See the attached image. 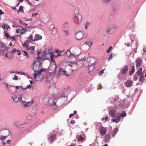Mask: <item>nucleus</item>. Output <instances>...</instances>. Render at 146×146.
<instances>
[{
	"label": "nucleus",
	"instance_id": "69168bd1",
	"mask_svg": "<svg viewBox=\"0 0 146 146\" xmlns=\"http://www.w3.org/2000/svg\"><path fill=\"white\" fill-rule=\"evenodd\" d=\"M5 57H7V58L8 57V55L7 54V53L5 54Z\"/></svg>",
	"mask_w": 146,
	"mask_h": 146
},
{
	"label": "nucleus",
	"instance_id": "a19ab883",
	"mask_svg": "<svg viewBox=\"0 0 146 146\" xmlns=\"http://www.w3.org/2000/svg\"><path fill=\"white\" fill-rule=\"evenodd\" d=\"M103 2L106 3H108L111 0H102Z\"/></svg>",
	"mask_w": 146,
	"mask_h": 146
},
{
	"label": "nucleus",
	"instance_id": "aec40b11",
	"mask_svg": "<svg viewBox=\"0 0 146 146\" xmlns=\"http://www.w3.org/2000/svg\"><path fill=\"white\" fill-rule=\"evenodd\" d=\"M110 135L108 134L106 135L104 138V141L106 143L109 142L110 141Z\"/></svg>",
	"mask_w": 146,
	"mask_h": 146
},
{
	"label": "nucleus",
	"instance_id": "393cba45",
	"mask_svg": "<svg viewBox=\"0 0 146 146\" xmlns=\"http://www.w3.org/2000/svg\"><path fill=\"white\" fill-rule=\"evenodd\" d=\"M118 129L117 128H115L114 129L112 134V136L113 137H114L115 136L117 132L118 131Z\"/></svg>",
	"mask_w": 146,
	"mask_h": 146
},
{
	"label": "nucleus",
	"instance_id": "bf43d9fd",
	"mask_svg": "<svg viewBox=\"0 0 146 146\" xmlns=\"http://www.w3.org/2000/svg\"><path fill=\"white\" fill-rule=\"evenodd\" d=\"M15 88H16V89L18 90L19 89V86H16L15 87Z\"/></svg>",
	"mask_w": 146,
	"mask_h": 146
},
{
	"label": "nucleus",
	"instance_id": "603ef678",
	"mask_svg": "<svg viewBox=\"0 0 146 146\" xmlns=\"http://www.w3.org/2000/svg\"><path fill=\"white\" fill-rule=\"evenodd\" d=\"M19 23L20 24H23V23L21 20H19Z\"/></svg>",
	"mask_w": 146,
	"mask_h": 146
},
{
	"label": "nucleus",
	"instance_id": "a878e982",
	"mask_svg": "<svg viewBox=\"0 0 146 146\" xmlns=\"http://www.w3.org/2000/svg\"><path fill=\"white\" fill-rule=\"evenodd\" d=\"M45 69H41L40 70H39L37 74V76L40 75L41 72L44 71Z\"/></svg>",
	"mask_w": 146,
	"mask_h": 146
},
{
	"label": "nucleus",
	"instance_id": "f8f14e48",
	"mask_svg": "<svg viewBox=\"0 0 146 146\" xmlns=\"http://www.w3.org/2000/svg\"><path fill=\"white\" fill-rule=\"evenodd\" d=\"M66 55L67 56H69L70 58H71V56H72L73 58H75V56L72 53H71L70 51L68 50L66 52Z\"/></svg>",
	"mask_w": 146,
	"mask_h": 146
},
{
	"label": "nucleus",
	"instance_id": "0eeeda50",
	"mask_svg": "<svg viewBox=\"0 0 146 146\" xmlns=\"http://www.w3.org/2000/svg\"><path fill=\"white\" fill-rule=\"evenodd\" d=\"M94 65H91L88 64V68L89 71H88V72L90 73V74L91 75H93L94 74Z\"/></svg>",
	"mask_w": 146,
	"mask_h": 146
},
{
	"label": "nucleus",
	"instance_id": "f03ea898",
	"mask_svg": "<svg viewBox=\"0 0 146 146\" xmlns=\"http://www.w3.org/2000/svg\"><path fill=\"white\" fill-rule=\"evenodd\" d=\"M74 21L76 24H78L82 20V16L78 13L74 14Z\"/></svg>",
	"mask_w": 146,
	"mask_h": 146
},
{
	"label": "nucleus",
	"instance_id": "09e8293b",
	"mask_svg": "<svg viewBox=\"0 0 146 146\" xmlns=\"http://www.w3.org/2000/svg\"><path fill=\"white\" fill-rule=\"evenodd\" d=\"M12 98L13 99V100L14 101H15V102H17V98H16L15 99H14L13 97H12Z\"/></svg>",
	"mask_w": 146,
	"mask_h": 146
},
{
	"label": "nucleus",
	"instance_id": "49530a36",
	"mask_svg": "<svg viewBox=\"0 0 146 146\" xmlns=\"http://www.w3.org/2000/svg\"><path fill=\"white\" fill-rule=\"evenodd\" d=\"M29 38L30 40H32L33 39V38L32 36V35H30L29 36Z\"/></svg>",
	"mask_w": 146,
	"mask_h": 146
},
{
	"label": "nucleus",
	"instance_id": "f3484780",
	"mask_svg": "<svg viewBox=\"0 0 146 146\" xmlns=\"http://www.w3.org/2000/svg\"><path fill=\"white\" fill-rule=\"evenodd\" d=\"M11 53H15L16 52L17 53L18 55H20L21 54V52L19 50H17L16 48H14L11 51Z\"/></svg>",
	"mask_w": 146,
	"mask_h": 146
},
{
	"label": "nucleus",
	"instance_id": "864d4df0",
	"mask_svg": "<svg viewBox=\"0 0 146 146\" xmlns=\"http://www.w3.org/2000/svg\"><path fill=\"white\" fill-rule=\"evenodd\" d=\"M4 13V12L2 11L0 9V15H1Z\"/></svg>",
	"mask_w": 146,
	"mask_h": 146
},
{
	"label": "nucleus",
	"instance_id": "338daca9",
	"mask_svg": "<svg viewBox=\"0 0 146 146\" xmlns=\"http://www.w3.org/2000/svg\"><path fill=\"white\" fill-rule=\"evenodd\" d=\"M62 68H60L59 70V72H60L62 71Z\"/></svg>",
	"mask_w": 146,
	"mask_h": 146
},
{
	"label": "nucleus",
	"instance_id": "7c9ffc66",
	"mask_svg": "<svg viewBox=\"0 0 146 146\" xmlns=\"http://www.w3.org/2000/svg\"><path fill=\"white\" fill-rule=\"evenodd\" d=\"M4 33H5V36L7 38H9V34L6 33V31H4Z\"/></svg>",
	"mask_w": 146,
	"mask_h": 146
},
{
	"label": "nucleus",
	"instance_id": "1a4fd4ad",
	"mask_svg": "<svg viewBox=\"0 0 146 146\" xmlns=\"http://www.w3.org/2000/svg\"><path fill=\"white\" fill-rule=\"evenodd\" d=\"M128 68L127 65H125L121 70V73L123 74H125L127 72Z\"/></svg>",
	"mask_w": 146,
	"mask_h": 146
},
{
	"label": "nucleus",
	"instance_id": "2eb2a0df",
	"mask_svg": "<svg viewBox=\"0 0 146 146\" xmlns=\"http://www.w3.org/2000/svg\"><path fill=\"white\" fill-rule=\"evenodd\" d=\"M116 115H119V118L120 119L121 117H125L126 116V114L125 111H123L122 113H118L116 114Z\"/></svg>",
	"mask_w": 146,
	"mask_h": 146
},
{
	"label": "nucleus",
	"instance_id": "412c9836",
	"mask_svg": "<svg viewBox=\"0 0 146 146\" xmlns=\"http://www.w3.org/2000/svg\"><path fill=\"white\" fill-rule=\"evenodd\" d=\"M33 103V102H26V103L24 104V106L26 107H29L31 106L32 104Z\"/></svg>",
	"mask_w": 146,
	"mask_h": 146
},
{
	"label": "nucleus",
	"instance_id": "9b49d317",
	"mask_svg": "<svg viewBox=\"0 0 146 146\" xmlns=\"http://www.w3.org/2000/svg\"><path fill=\"white\" fill-rule=\"evenodd\" d=\"M142 62V59L140 58H138L136 60V65L137 67H139Z\"/></svg>",
	"mask_w": 146,
	"mask_h": 146
},
{
	"label": "nucleus",
	"instance_id": "2f4dec72",
	"mask_svg": "<svg viewBox=\"0 0 146 146\" xmlns=\"http://www.w3.org/2000/svg\"><path fill=\"white\" fill-rule=\"evenodd\" d=\"M42 58L41 57L38 56L36 59H35V60H36L37 61L39 62L40 61L42 60Z\"/></svg>",
	"mask_w": 146,
	"mask_h": 146
},
{
	"label": "nucleus",
	"instance_id": "c85d7f7f",
	"mask_svg": "<svg viewBox=\"0 0 146 146\" xmlns=\"http://www.w3.org/2000/svg\"><path fill=\"white\" fill-rule=\"evenodd\" d=\"M35 48V46H33L30 47V50H31V53H33L34 51Z\"/></svg>",
	"mask_w": 146,
	"mask_h": 146
},
{
	"label": "nucleus",
	"instance_id": "a211bd4d",
	"mask_svg": "<svg viewBox=\"0 0 146 146\" xmlns=\"http://www.w3.org/2000/svg\"><path fill=\"white\" fill-rule=\"evenodd\" d=\"M42 38V36L40 35L39 34H36L35 35L34 38V40H40Z\"/></svg>",
	"mask_w": 146,
	"mask_h": 146
},
{
	"label": "nucleus",
	"instance_id": "473e14b6",
	"mask_svg": "<svg viewBox=\"0 0 146 146\" xmlns=\"http://www.w3.org/2000/svg\"><path fill=\"white\" fill-rule=\"evenodd\" d=\"M54 56V54H53L52 53L50 55V59L52 61H53Z\"/></svg>",
	"mask_w": 146,
	"mask_h": 146
},
{
	"label": "nucleus",
	"instance_id": "58836bf2",
	"mask_svg": "<svg viewBox=\"0 0 146 146\" xmlns=\"http://www.w3.org/2000/svg\"><path fill=\"white\" fill-rule=\"evenodd\" d=\"M7 136L8 135L5 136H1L0 137V139L1 140H3L4 138H6Z\"/></svg>",
	"mask_w": 146,
	"mask_h": 146
},
{
	"label": "nucleus",
	"instance_id": "6e6552de",
	"mask_svg": "<svg viewBox=\"0 0 146 146\" xmlns=\"http://www.w3.org/2000/svg\"><path fill=\"white\" fill-rule=\"evenodd\" d=\"M83 36V33L81 32H78L76 33L75 35L77 40H80L82 38Z\"/></svg>",
	"mask_w": 146,
	"mask_h": 146
},
{
	"label": "nucleus",
	"instance_id": "13d9d810",
	"mask_svg": "<svg viewBox=\"0 0 146 146\" xmlns=\"http://www.w3.org/2000/svg\"><path fill=\"white\" fill-rule=\"evenodd\" d=\"M7 142L8 144H9L11 142V141L9 140L7 141Z\"/></svg>",
	"mask_w": 146,
	"mask_h": 146
},
{
	"label": "nucleus",
	"instance_id": "7ed1b4c3",
	"mask_svg": "<svg viewBox=\"0 0 146 146\" xmlns=\"http://www.w3.org/2000/svg\"><path fill=\"white\" fill-rule=\"evenodd\" d=\"M97 63V60L94 57H90L88 60V64L90 65H93L95 66Z\"/></svg>",
	"mask_w": 146,
	"mask_h": 146
},
{
	"label": "nucleus",
	"instance_id": "0e129e2a",
	"mask_svg": "<svg viewBox=\"0 0 146 146\" xmlns=\"http://www.w3.org/2000/svg\"><path fill=\"white\" fill-rule=\"evenodd\" d=\"M9 45L10 46H11L12 45V43L11 42H10V43L9 44Z\"/></svg>",
	"mask_w": 146,
	"mask_h": 146
},
{
	"label": "nucleus",
	"instance_id": "4c0bfd02",
	"mask_svg": "<svg viewBox=\"0 0 146 146\" xmlns=\"http://www.w3.org/2000/svg\"><path fill=\"white\" fill-rule=\"evenodd\" d=\"M63 31L65 33V34L66 35H68L69 32L67 30H63Z\"/></svg>",
	"mask_w": 146,
	"mask_h": 146
},
{
	"label": "nucleus",
	"instance_id": "f257e3e1",
	"mask_svg": "<svg viewBox=\"0 0 146 146\" xmlns=\"http://www.w3.org/2000/svg\"><path fill=\"white\" fill-rule=\"evenodd\" d=\"M42 63L40 62L34 60L33 64V69L35 72V73L33 74L34 78L35 79L37 77V74L38 71L40 69V66Z\"/></svg>",
	"mask_w": 146,
	"mask_h": 146
},
{
	"label": "nucleus",
	"instance_id": "5701e85b",
	"mask_svg": "<svg viewBox=\"0 0 146 146\" xmlns=\"http://www.w3.org/2000/svg\"><path fill=\"white\" fill-rule=\"evenodd\" d=\"M62 27L64 29H67L68 27V22H66L62 25Z\"/></svg>",
	"mask_w": 146,
	"mask_h": 146
},
{
	"label": "nucleus",
	"instance_id": "cd10ccee",
	"mask_svg": "<svg viewBox=\"0 0 146 146\" xmlns=\"http://www.w3.org/2000/svg\"><path fill=\"white\" fill-rule=\"evenodd\" d=\"M23 12V7L21 6L19 7V9L17 13H19V12Z\"/></svg>",
	"mask_w": 146,
	"mask_h": 146
},
{
	"label": "nucleus",
	"instance_id": "3c124183",
	"mask_svg": "<svg viewBox=\"0 0 146 146\" xmlns=\"http://www.w3.org/2000/svg\"><path fill=\"white\" fill-rule=\"evenodd\" d=\"M10 39L12 38L13 40H15V39L14 36H11L9 38Z\"/></svg>",
	"mask_w": 146,
	"mask_h": 146
},
{
	"label": "nucleus",
	"instance_id": "ddd939ff",
	"mask_svg": "<svg viewBox=\"0 0 146 146\" xmlns=\"http://www.w3.org/2000/svg\"><path fill=\"white\" fill-rule=\"evenodd\" d=\"M115 111L114 110H111L109 112L110 115L112 117H116Z\"/></svg>",
	"mask_w": 146,
	"mask_h": 146
},
{
	"label": "nucleus",
	"instance_id": "bb28decb",
	"mask_svg": "<svg viewBox=\"0 0 146 146\" xmlns=\"http://www.w3.org/2000/svg\"><path fill=\"white\" fill-rule=\"evenodd\" d=\"M135 69H134V66H132V69L129 72V73L131 75H132V74L134 72H135Z\"/></svg>",
	"mask_w": 146,
	"mask_h": 146
},
{
	"label": "nucleus",
	"instance_id": "680f3d73",
	"mask_svg": "<svg viewBox=\"0 0 146 146\" xmlns=\"http://www.w3.org/2000/svg\"><path fill=\"white\" fill-rule=\"evenodd\" d=\"M23 25L24 26H27L28 25V24H27V23H23Z\"/></svg>",
	"mask_w": 146,
	"mask_h": 146
},
{
	"label": "nucleus",
	"instance_id": "de8ad7c7",
	"mask_svg": "<svg viewBox=\"0 0 146 146\" xmlns=\"http://www.w3.org/2000/svg\"><path fill=\"white\" fill-rule=\"evenodd\" d=\"M75 121H74V120L73 119L70 122V123L72 124H74L75 123Z\"/></svg>",
	"mask_w": 146,
	"mask_h": 146
},
{
	"label": "nucleus",
	"instance_id": "4d7b16f0",
	"mask_svg": "<svg viewBox=\"0 0 146 146\" xmlns=\"http://www.w3.org/2000/svg\"><path fill=\"white\" fill-rule=\"evenodd\" d=\"M62 72L63 73V74H65L66 71L64 70H63L62 71Z\"/></svg>",
	"mask_w": 146,
	"mask_h": 146
},
{
	"label": "nucleus",
	"instance_id": "8fccbe9b",
	"mask_svg": "<svg viewBox=\"0 0 146 146\" xmlns=\"http://www.w3.org/2000/svg\"><path fill=\"white\" fill-rule=\"evenodd\" d=\"M32 86V85H29L27 86V88L28 89H30L31 88Z\"/></svg>",
	"mask_w": 146,
	"mask_h": 146
},
{
	"label": "nucleus",
	"instance_id": "b1692460",
	"mask_svg": "<svg viewBox=\"0 0 146 146\" xmlns=\"http://www.w3.org/2000/svg\"><path fill=\"white\" fill-rule=\"evenodd\" d=\"M76 138L78 139V141H82L84 139V138L82 137L81 135H79L77 136Z\"/></svg>",
	"mask_w": 146,
	"mask_h": 146
},
{
	"label": "nucleus",
	"instance_id": "39448f33",
	"mask_svg": "<svg viewBox=\"0 0 146 146\" xmlns=\"http://www.w3.org/2000/svg\"><path fill=\"white\" fill-rule=\"evenodd\" d=\"M116 27L113 25L110 26L108 27L107 29V33H112L115 31Z\"/></svg>",
	"mask_w": 146,
	"mask_h": 146
},
{
	"label": "nucleus",
	"instance_id": "e433bc0d",
	"mask_svg": "<svg viewBox=\"0 0 146 146\" xmlns=\"http://www.w3.org/2000/svg\"><path fill=\"white\" fill-rule=\"evenodd\" d=\"M18 79V77L17 76V75H15V77H13V80H17Z\"/></svg>",
	"mask_w": 146,
	"mask_h": 146
},
{
	"label": "nucleus",
	"instance_id": "4468645a",
	"mask_svg": "<svg viewBox=\"0 0 146 146\" xmlns=\"http://www.w3.org/2000/svg\"><path fill=\"white\" fill-rule=\"evenodd\" d=\"M116 119H111V122H115L116 123H118L119 121L120 120V118H119V115H118V116L116 115Z\"/></svg>",
	"mask_w": 146,
	"mask_h": 146
},
{
	"label": "nucleus",
	"instance_id": "9d476101",
	"mask_svg": "<svg viewBox=\"0 0 146 146\" xmlns=\"http://www.w3.org/2000/svg\"><path fill=\"white\" fill-rule=\"evenodd\" d=\"M133 82L131 80H127L125 83V85L127 87H128L131 86Z\"/></svg>",
	"mask_w": 146,
	"mask_h": 146
},
{
	"label": "nucleus",
	"instance_id": "79ce46f5",
	"mask_svg": "<svg viewBox=\"0 0 146 146\" xmlns=\"http://www.w3.org/2000/svg\"><path fill=\"white\" fill-rule=\"evenodd\" d=\"M18 100L20 102H22V97H20L18 98Z\"/></svg>",
	"mask_w": 146,
	"mask_h": 146
},
{
	"label": "nucleus",
	"instance_id": "774afa93",
	"mask_svg": "<svg viewBox=\"0 0 146 146\" xmlns=\"http://www.w3.org/2000/svg\"><path fill=\"white\" fill-rule=\"evenodd\" d=\"M70 146H76V145L75 144H73L71 145Z\"/></svg>",
	"mask_w": 146,
	"mask_h": 146
},
{
	"label": "nucleus",
	"instance_id": "e2e57ef3",
	"mask_svg": "<svg viewBox=\"0 0 146 146\" xmlns=\"http://www.w3.org/2000/svg\"><path fill=\"white\" fill-rule=\"evenodd\" d=\"M137 49V48H134L133 49V50L135 51V53H137V51H136Z\"/></svg>",
	"mask_w": 146,
	"mask_h": 146
},
{
	"label": "nucleus",
	"instance_id": "dca6fc26",
	"mask_svg": "<svg viewBox=\"0 0 146 146\" xmlns=\"http://www.w3.org/2000/svg\"><path fill=\"white\" fill-rule=\"evenodd\" d=\"M2 28L4 30V31H7L8 29L10 28V26L8 24L4 23L2 26Z\"/></svg>",
	"mask_w": 146,
	"mask_h": 146
},
{
	"label": "nucleus",
	"instance_id": "4be33fe9",
	"mask_svg": "<svg viewBox=\"0 0 146 146\" xmlns=\"http://www.w3.org/2000/svg\"><path fill=\"white\" fill-rule=\"evenodd\" d=\"M142 68H140L138 70L137 73L138 76H141L142 74Z\"/></svg>",
	"mask_w": 146,
	"mask_h": 146
},
{
	"label": "nucleus",
	"instance_id": "6e6d98bb",
	"mask_svg": "<svg viewBox=\"0 0 146 146\" xmlns=\"http://www.w3.org/2000/svg\"><path fill=\"white\" fill-rule=\"evenodd\" d=\"M20 31L19 29H17L16 30V32L17 33H19V31Z\"/></svg>",
	"mask_w": 146,
	"mask_h": 146
},
{
	"label": "nucleus",
	"instance_id": "ea45409f",
	"mask_svg": "<svg viewBox=\"0 0 146 146\" xmlns=\"http://www.w3.org/2000/svg\"><path fill=\"white\" fill-rule=\"evenodd\" d=\"M23 52L25 53L24 56H27V58H28V55L27 52H26V51H23Z\"/></svg>",
	"mask_w": 146,
	"mask_h": 146
},
{
	"label": "nucleus",
	"instance_id": "052dcab7",
	"mask_svg": "<svg viewBox=\"0 0 146 146\" xmlns=\"http://www.w3.org/2000/svg\"><path fill=\"white\" fill-rule=\"evenodd\" d=\"M76 113H77V111H74V112L73 114H74V115L76 114Z\"/></svg>",
	"mask_w": 146,
	"mask_h": 146
},
{
	"label": "nucleus",
	"instance_id": "423d86ee",
	"mask_svg": "<svg viewBox=\"0 0 146 146\" xmlns=\"http://www.w3.org/2000/svg\"><path fill=\"white\" fill-rule=\"evenodd\" d=\"M99 131L100 132V134L101 136L104 135L107 132L106 129L102 126L100 127H99Z\"/></svg>",
	"mask_w": 146,
	"mask_h": 146
},
{
	"label": "nucleus",
	"instance_id": "6ab92c4d",
	"mask_svg": "<svg viewBox=\"0 0 146 146\" xmlns=\"http://www.w3.org/2000/svg\"><path fill=\"white\" fill-rule=\"evenodd\" d=\"M56 137V135L55 134L51 135L48 138V140L51 141H54Z\"/></svg>",
	"mask_w": 146,
	"mask_h": 146
},
{
	"label": "nucleus",
	"instance_id": "c9c22d12",
	"mask_svg": "<svg viewBox=\"0 0 146 146\" xmlns=\"http://www.w3.org/2000/svg\"><path fill=\"white\" fill-rule=\"evenodd\" d=\"M112 47L111 46H110L109 48L108 49L107 51L106 52L107 53H109L110 51L111 50V49H112Z\"/></svg>",
	"mask_w": 146,
	"mask_h": 146
},
{
	"label": "nucleus",
	"instance_id": "72a5a7b5",
	"mask_svg": "<svg viewBox=\"0 0 146 146\" xmlns=\"http://www.w3.org/2000/svg\"><path fill=\"white\" fill-rule=\"evenodd\" d=\"M90 24V23L89 22H87L86 23L85 25V28L86 29H87L88 28V27L89 26Z\"/></svg>",
	"mask_w": 146,
	"mask_h": 146
},
{
	"label": "nucleus",
	"instance_id": "a18cd8bd",
	"mask_svg": "<svg viewBox=\"0 0 146 146\" xmlns=\"http://www.w3.org/2000/svg\"><path fill=\"white\" fill-rule=\"evenodd\" d=\"M38 15V13H33L32 14V16L33 17H35L36 16Z\"/></svg>",
	"mask_w": 146,
	"mask_h": 146
},
{
	"label": "nucleus",
	"instance_id": "c756f323",
	"mask_svg": "<svg viewBox=\"0 0 146 146\" xmlns=\"http://www.w3.org/2000/svg\"><path fill=\"white\" fill-rule=\"evenodd\" d=\"M85 44L88 45L89 47L91 46L92 45V43L90 42H86Z\"/></svg>",
	"mask_w": 146,
	"mask_h": 146
},
{
	"label": "nucleus",
	"instance_id": "c03bdc74",
	"mask_svg": "<svg viewBox=\"0 0 146 146\" xmlns=\"http://www.w3.org/2000/svg\"><path fill=\"white\" fill-rule=\"evenodd\" d=\"M28 45L25 42L23 45V47H25L26 46H27Z\"/></svg>",
	"mask_w": 146,
	"mask_h": 146
},
{
	"label": "nucleus",
	"instance_id": "37998d69",
	"mask_svg": "<svg viewBox=\"0 0 146 146\" xmlns=\"http://www.w3.org/2000/svg\"><path fill=\"white\" fill-rule=\"evenodd\" d=\"M104 70H102L99 73V75H101L104 73Z\"/></svg>",
	"mask_w": 146,
	"mask_h": 146
},
{
	"label": "nucleus",
	"instance_id": "20e7f679",
	"mask_svg": "<svg viewBox=\"0 0 146 146\" xmlns=\"http://www.w3.org/2000/svg\"><path fill=\"white\" fill-rule=\"evenodd\" d=\"M57 67L56 64H51L49 67V70L52 73L55 74L56 73V69Z\"/></svg>",
	"mask_w": 146,
	"mask_h": 146
},
{
	"label": "nucleus",
	"instance_id": "5fc2aeb1",
	"mask_svg": "<svg viewBox=\"0 0 146 146\" xmlns=\"http://www.w3.org/2000/svg\"><path fill=\"white\" fill-rule=\"evenodd\" d=\"M74 115L73 114H70L69 115V117L70 118L72 116H74Z\"/></svg>",
	"mask_w": 146,
	"mask_h": 146
},
{
	"label": "nucleus",
	"instance_id": "f704fd0d",
	"mask_svg": "<svg viewBox=\"0 0 146 146\" xmlns=\"http://www.w3.org/2000/svg\"><path fill=\"white\" fill-rule=\"evenodd\" d=\"M112 53H111L110 54V55L108 58V61L110 60H111L112 59Z\"/></svg>",
	"mask_w": 146,
	"mask_h": 146
}]
</instances>
